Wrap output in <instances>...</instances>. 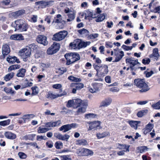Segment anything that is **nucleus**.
<instances>
[{"label":"nucleus","instance_id":"nucleus-1","mask_svg":"<svg viewBox=\"0 0 160 160\" xmlns=\"http://www.w3.org/2000/svg\"><path fill=\"white\" fill-rule=\"evenodd\" d=\"M92 66L97 71L96 76L98 78L96 81H102L103 77L108 72V67L105 64L98 65L96 63H93Z\"/></svg>","mask_w":160,"mask_h":160},{"label":"nucleus","instance_id":"nucleus-2","mask_svg":"<svg viewBox=\"0 0 160 160\" xmlns=\"http://www.w3.org/2000/svg\"><path fill=\"white\" fill-rule=\"evenodd\" d=\"M12 26L15 28V31L19 30L21 32L26 31L28 28V24L22 19H19L12 22Z\"/></svg>","mask_w":160,"mask_h":160},{"label":"nucleus","instance_id":"nucleus-3","mask_svg":"<svg viewBox=\"0 0 160 160\" xmlns=\"http://www.w3.org/2000/svg\"><path fill=\"white\" fill-rule=\"evenodd\" d=\"M134 85L138 88L141 89L139 91L141 92H146L149 90L150 88L148 85L145 82L144 79L136 78L134 80Z\"/></svg>","mask_w":160,"mask_h":160},{"label":"nucleus","instance_id":"nucleus-4","mask_svg":"<svg viewBox=\"0 0 160 160\" xmlns=\"http://www.w3.org/2000/svg\"><path fill=\"white\" fill-rule=\"evenodd\" d=\"M68 34V32L66 31H60L53 36L52 40L57 41H60L64 39Z\"/></svg>","mask_w":160,"mask_h":160},{"label":"nucleus","instance_id":"nucleus-5","mask_svg":"<svg viewBox=\"0 0 160 160\" xmlns=\"http://www.w3.org/2000/svg\"><path fill=\"white\" fill-rule=\"evenodd\" d=\"M89 125L88 130H96L98 129H101L102 127L101 126V122L98 121H89L87 122Z\"/></svg>","mask_w":160,"mask_h":160},{"label":"nucleus","instance_id":"nucleus-6","mask_svg":"<svg viewBox=\"0 0 160 160\" xmlns=\"http://www.w3.org/2000/svg\"><path fill=\"white\" fill-rule=\"evenodd\" d=\"M54 1L52 0H41L36 2L35 5L36 6L39 5L41 8H45L47 7H50L53 5Z\"/></svg>","mask_w":160,"mask_h":160},{"label":"nucleus","instance_id":"nucleus-7","mask_svg":"<svg viewBox=\"0 0 160 160\" xmlns=\"http://www.w3.org/2000/svg\"><path fill=\"white\" fill-rule=\"evenodd\" d=\"M31 49L30 47H26L25 48L19 51V53L23 57L24 61H26L27 58L30 57L31 54Z\"/></svg>","mask_w":160,"mask_h":160},{"label":"nucleus","instance_id":"nucleus-8","mask_svg":"<svg viewBox=\"0 0 160 160\" xmlns=\"http://www.w3.org/2000/svg\"><path fill=\"white\" fill-rule=\"evenodd\" d=\"M60 48V44L58 43H54L49 47L47 51V53L48 55H52L58 52Z\"/></svg>","mask_w":160,"mask_h":160},{"label":"nucleus","instance_id":"nucleus-9","mask_svg":"<svg viewBox=\"0 0 160 160\" xmlns=\"http://www.w3.org/2000/svg\"><path fill=\"white\" fill-rule=\"evenodd\" d=\"M102 84L101 83L93 82L92 84L93 88L89 87L88 89L90 92L94 93L100 90L102 87Z\"/></svg>","mask_w":160,"mask_h":160},{"label":"nucleus","instance_id":"nucleus-10","mask_svg":"<svg viewBox=\"0 0 160 160\" xmlns=\"http://www.w3.org/2000/svg\"><path fill=\"white\" fill-rule=\"evenodd\" d=\"M77 124L75 123H72L71 124H65L59 128V130L62 131L63 132H66L72 128H76Z\"/></svg>","mask_w":160,"mask_h":160},{"label":"nucleus","instance_id":"nucleus-11","mask_svg":"<svg viewBox=\"0 0 160 160\" xmlns=\"http://www.w3.org/2000/svg\"><path fill=\"white\" fill-rule=\"evenodd\" d=\"M125 62L127 64L132 66L133 67L137 64H140V63L138 62V59H135L134 58L128 57L126 58L125 59Z\"/></svg>","mask_w":160,"mask_h":160},{"label":"nucleus","instance_id":"nucleus-12","mask_svg":"<svg viewBox=\"0 0 160 160\" xmlns=\"http://www.w3.org/2000/svg\"><path fill=\"white\" fill-rule=\"evenodd\" d=\"M37 42L39 43L46 46L48 44L47 37L43 35H39L36 38Z\"/></svg>","mask_w":160,"mask_h":160},{"label":"nucleus","instance_id":"nucleus-13","mask_svg":"<svg viewBox=\"0 0 160 160\" xmlns=\"http://www.w3.org/2000/svg\"><path fill=\"white\" fill-rule=\"evenodd\" d=\"M10 51V48L9 44H5L3 45L2 48V53L3 58H4L6 56L8 55Z\"/></svg>","mask_w":160,"mask_h":160},{"label":"nucleus","instance_id":"nucleus-14","mask_svg":"<svg viewBox=\"0 0 160 160\" xmlns=\"http://www.w3.org/2000/svg\"><path fill=\"white\" fill-rule=\"evenodd\" d=\"M54 136L59 140L67 141L70 138V136L65 134L63 135L60 134L59 133H54Z\"/></svg>","mask_w":160,"mask_h":160},{"label":"nucleus","instance_id":"nucleus-15","mask_svg":"<svg viewBox=\"0 0 160 160\" xmlns=\"http://www.w3.org/2000/svg\"><path fill=\"white\" fill-rule=\"evenodd\" d=\"M81 154L82 156H87L89 155H92L93 152L92 151L89 149L83 148L80 151Z\"/></svg>","mask_w":160,"mask_h":160},{"label":"nucleus","instance_id":"nucleus-16","mask_svg":"<svg viewBox=\"0 0 160 160\" xmlns=\"http://www.w3.org/2000/svg\"><path fill=\"white\" fill-rule=\"evenodd\" d=\"M7 61L8 63L12 64L16 62L18 63H20L19 59L15 56H12L9 55L7 58Z\"/></svg>","mask_w":160,"mask_h":160},{"label":"nucleus","instance_id":"nucleus-17","mask_svg":"<svg viewBox=\"0 0 160 160\" xmlns=\"http://www.w3.org/2000/svg\"><path fill=\"white\" fill-rule=\"evenodd\" d=\"M61 123L60 120H58L55 122H48L45 124V125L47 128L54 127L59 126Z\"/></svg>","mask_w":160,"mask_h":160},{"label":"nucleus","instance_id":"nucleus-18","mask_svg":"<svg viewBox=\"0 0 160 160\" xmlns=\"http://www.w3.org/2000/svg\"><path fill=\"white\" fill-rule=\"evenodd\" d=\"M10 39L15 40L22 41L24 39V37L20 34H15L12 35Z\"/></svg>","mask_w":160,"mask_h":160},{"label":"nucleus","instance_id":"nucleus-19","mask_svg":"<svg viewBox=\"0 0 160 160\" xmlns=\"http://www.w3.org/2000/svg\"><path fill=\"white\" fill-rule=\"evenodd\" d=\"M72 54H73V52L68 53H66L64 55V57L67 60L66 64L67 65H69L72 64Z\"/></svg>","mask_w":160,"mask_h":160},{"label":"nucleus","instance_id":"nucleus-20","mask_svg":"<svg viewBox=\"0 0 160 160\" xmlns=\"http://www.w3.org/2000/svg\"><path fill=\"white\" fill-rule=\"evenodd\" d=\"M158 48H155L153 49L152 53L149 56L150 58L154 57V59L157 60L159 57V54L158 53Z\"/></svg>","mask_w":160,"mask_h":160},{"label":"nucleus","instance_id":"nucleus-21","mask_svg":"<svg viewBox=\"0 0 160 160\" xmlns=\"http://www.w3.org/2000/svg\"><path fill=\"white\" fill-rule=\"evenodd\" d=\"M5 136L8 139L13 140L17 138L16 135L14 133L9 132H6L4 133Z\"/></svg>","mask_w":160,"mask_h":160},{"label":"nucleus","instance_id":"nucleus-22","mask_svg":"<svg viewBox=\"0 0 160 160\" xmlns=\"http://www.w3.org/2000/svg\"><path fill=\"white\" fill-rule=\"evenodd\" d=\"M110 132L108 131L104 132L102 133H98L96 134V137L98 139L103 138L107 136H110Z\"/></svg>","mask_w":160,"mask_h":160},{"label":"nucleus","instance_id":"nucleus-23","mask_svg":"<svg viewBox=\"0 0 160 160\" xmlns=\"http://www.w3.org/2000/svg\"><path fill=\"white\" fill-rule=\"evenodd\" d=\"M78 32L79 34L82 35L83 37H86L89 34L88 31L85 28H82L78 30Z\"/></svg>","mask_w":160,"mask_h":160},{"label":"nucleus","instance_id":"nucleus-24","mask_svg":"<svg viewBox=\"0 0 160 160\" xmlns=\"http://www.w3.org/2000/svg\"><path fill=\"white\" fill-rule=\"evenodd\" d=\"M90 42H81L78 44L77 48L80 49L82 48H85L89 45Z\"/></svg>","mask_w":160,"mask_h":160},{"label":"nucleus","instance_id":"nucleus-25","mask_svg":"<svg viewBox=\"0 0 160 160\" xmlns=\"http://www.w3.org/2000/svg\"><path fill=\"white\" fill-rule=\"evenodd\" d=\"M112 99L109 98L106 99L105 100L102 101L101 104V106L106 107L109 105L112 102Z\"/></svg>","mask_w":160,"mask_h":160},{"label":"nucleus","instance_id":"nucleus-26","mask_svg":"<svg viewBox=\"0 0 160 160\" xmlns=\"http://www.w3.org/2000/svg\"><path fill=\"white\" fill-rule=\"evenodd\" d=\"M72 55V63H73L79 60L80 58L79 55L77 52H73Z\"/></svg>","mask_w":160,"mask_h":160},{"label":"nucleus","instance_id":"nucleus-27","mask_svg":"<svg viewBox=\"0 0 160 160\" xmlns=\"http://www.w3.org/2000/svg\"><path fill=\"white\" fill-rule=\"evenodd\" d=\"M25 12V10H20L16 11L12 13L13 16L17 18L19 16H21L24 14Z\"/></svg>","mask_w":160,"mask_h":160},{"label":"nucleus","instance_id":"nucleus-28","mask_svg":"<svg viewBox=\"0 0 160 160\" xmlns=\"http://www.w3.org/2000/svg\"><path fill=\"white\" fill-rule=\"evenodd\" d=\"M26 72V70L25 69L22 68L18 70V72L17 73V77L23 78L24 77L25 73Z\"/></svg>","mask_w":160,"mask_h":160},{"label":"nucleus","instance_id":"nucleus-29","mask_svg":"<svg viewBox=\"0 0 160 160\" xmlns=\"http://www.w3.org/2000/svg\"><path fill=\"white\" fill-rule=\"evenodd\" d=\"M153 125L152 124L150 123H148L145 127V130L144 132V134H146L148 132L151 131L153 128Z\"/></svg>","mask_w":160,"mask_h":160},{"label":"nucleus","instance_id":"nucleus-30","mask_svg":"<svg viewBox=\"0 0 160 160\" xmlns=\"http://www.w3.org/2000/svg\"><path fill=\"white\" fill-rule=\"evenodd\" d=\"M71 87H73L76 88L77 90H79L81 89L84 87V85L82 83H74L71 84Z\"/></svg>","mask_w":160,"mask_h":160},{"label":"nucleus","instance_id":"nucleus-31","mask_svg":"<svg viewBox=\"0 0 160 160\" xmlns=\"http://www.w3.org/2000/svg\"><path fill=\"white\" fill-rule=\"evenodd\" d=\"M86 12L85 13V19H86L88 18L89 20L91 19L92 18H94L95 17H93V13L91 12L89 10H87L86 11Z\"/></svg>","mask_w":160,"mask_h":160},{"label":"nucleus","instance_id":"nucleus-32","mask_svg":"<svg viewBox=\"0 0 160 160\" xmlns=\"http://www.w3.org/2000/svg\"><path fill=\"white\" fill-rule=\"evenodd\" d=\"M76 144L77 145L85 146L88 144V143L86 140L81 139L77 140Z\"/></svg>","mask_w":160,"mask_h":160},{"label":"nucleus","instance_id":"nucleus-33","mask_svg":"<svg viewBox=\"0 0 160 160\" xmlns=\"http://www.w3.org/2000/svg\"><path fill=\"white\" fill-rule=\"evenodd\" d=\"M36 135L35 134L26 135L24 136V138L26 140H29L32 141L34 140Z\"/></svg>","mask_w":160,"mask_h":160},{"label":"nucleus","instance_id":"nucleus-34","mask_svg":"<svg viewBox=\"0 0 160 160\" xmlns=\"http://www.w3.org/2000/svg\"><path fill=\"white\" fill-rule=\"evenodd\" d=\"M14 75V73L13 72L8 73L4 77V80L6 82L9 81L13 78Z\"/></svg>","mask_w":160,"mask_h":160},{"label":"nucleus","instance_id":"nucleus-35","mask_svg":"<svg viewBox=\"0 0 160 160\" xmlns=\"http://www.w3.org/2000/svg\"><path fill=\"white\" fill-rule=\"evenodd\" d=\"M148 110L146 109L142 110L139 111L137 113V116L138 117H142L143 116L146 115L148 112Z\"/></svg>","mask_w":160,"mask_h":160},{"label":"nucleus","instance_id":"nucleus-36","mask_svg":"<svg viewBox=\"0 0 160 160\" xmlns=\"http://www.w3.org/2000/svg\"><path fill=\"white\" fill-rule=\"evenodd\" d=\"M51 129V128H42L41 127H39L38 129L37 132L38 133H43L48 131Z\"/></svg>","mask_w":160,"mask_h":160},{"label":"nucleus","instance_id":"nucleus-37","mask_svg":"<svg viewBox=\"0 0 160 160\" xmlns=\"http://www.w3.org/2000/svg\"><path fill=\"white\" fill-rule=\"evenodd\" d=\"M131 127L135 129H137L138 124V121H130L128 122Z\"/></svg>","mask_w":160,"mask_h":160},{"label":"nucleus","instance_id":"nucleus-38","mask_svg":"<svg viewBox=\"0 0 160 160\" xmlns=\"http://www.w3.org/2000/svg\"><path fill=\"white\" fill-rule=\"evenodd\" d=\"M105 18V14L103 13L100 14L97 18L96 21L97 22H99L103 21Z\"/></svg>","mask_w":160,"mask_h":160},{"label":"nucleus","instance_id":"nucleus-39","mask_svg":"<svg viewBox=\"0 0 160 160\" xmlns=\"http://www.w3.org/2000/svg\"><path fill=\"white\" fill-rule=\"evenodd\" d=\"M97 115L93 113L86 114L84 115L85 118L89 119V118H96Z\"/></svg>","mask_w":160,"mask_h":160},{"label":"nucleus","instance_id":"nucleus-40","mask_svg":"<svg viewBox=\"0 0 160 160\" xmlns=\"http://www.w3.org/2000/svg\"><path fill=\"white\" fill-rule=\"evenodd\" d=\"M82 102V100L79 99H76L74 101V107L77 108L80 106Z\"/></svg>","mask_w":160,"mask_h":160},{"label":"nucleus","instance_id":"nucleus-41","mask_svg":"<svg viewBox=\"0 0 160 160\" xmlns=\"http://www.w3.org/2000/svg\"><path fill=\"white\" fill-rule=\"evenodd\" d=\"M148 149L147 146H142L140 147H138L137 148V149L138 152L140 153H142Z\"/></svg>","mask_w":160,"mask_h":160},{"label":"nucleus","instance_id":"nucleus-42","mask_svg":"<svg viewBox=\"0 0 160 160\" xmlns=\"http://www.w3.org/2000/svg\"><path fill=\"white\" fill-rule=\"evenodd\" d=\"M68 79L73 82H80L81 81V79L80 78H78L72 76H70L68 77Z\"/></svg>","mask_w":160,"mask_h":160},{"label":"nucleus","instance_id":"nucleus-43","mask_svg":"<svg viewBox=\"0 0 160 160\" xmlns=\"http://www.w3.org/2000/svg\"><path fill=\"white\" fill-rule=\"evenodd\" d=\"M58 97L57 96V95L54 94L50 92H49L47 95V98H50L52 99H55Z\"/></svg>","mask_w":160,"mask_h":160},{"label":"nucleus","instance_id":"nucleus-44","mask_svg":"<svg viewBox=\"0 0 160 160\" xmlns=\"http://www.w3.org/2000/svg\"><path fill=\"white\" fill-rule=\"evenodd\" d=\"M11 120L10 119L4 120L0 122V125L2 126H5L8 125L10 123Z\"/></svg>","mask_w":160,"mask_h":160},{"label":"nucleus","instance_id":"nucleus-45","mask_svg":"<svg viewBox=\"0 0 160 160\" xmlns=\"http://www.w3.org/2000/svg\"><path fill=\"white\" fill-rule=\"evenodd\" d=\"M63 143L60 141H57L54 144V146L57 149H60L63 147Z\"/></svg>","mask_w":160,"mask_h":160},{"label":"nucleus","instance_id":"nucleus-46","mask_svg":"<svg viewBox=\"0 0 160 160\" xmlns=\"http://www.w3.org/2000/svg\"><path fill=\"white\" fill-rule=\"evenodd\" d=\"M28 47H30V48L31 49V51L32 50L33 52H36L38 50V46L34 43L30 45Z\"/></svg>","mask_w":160,"mask_h":160},{"label":"nucleus","instance_id":"nucleus-47","mask_svg":"<svg viewBox=\"0 0 160 160\" xmlns=\"http://www.w3.org/2000/svg\"><path fill=\"white\" fill-rule=\"evenodd\" d=\"M4 91L8 93H11L14 94L15 92L13 91L11 88H9L7 87H5L4 89Z\"/></svg>","mask_w":160,"mask_h":160},{"label":"nucleus","instance_id":"nucleus-48","mask_svg":"<svg viewBox=\"0 0 160 160\" xmlns=\"http://www.w3.org/2000/svg\"><path fill=\"white\" fill-rule=\"evenodd\" d=\"M152 107L155 109H160V100L157 103L153 104Z\"/></svg>","mask_w":160,"mask_h":160},{"label":"nucleus","instance_id":"nucleus-49","mask_svg":"<svg viewBox=\"0 0 160 160\" xmlns=\"http://www.w3.org/2000/svg\"><path fill=\"white\" fill-rule=\"evenodd\" d=\"M129 147L126 148V150H123L118 151L117 152V154L119 156L123 155L124 154V152H126L129 151Z\"/></svg>","mask_w":160,"mask_h":160},{"label":"nucleus","instance_id":"nucleus-50","mask_svg":"<svg viewBox=\"0 0 160 160\" xmlns=\"http://www.w3.org/2000/svg\"><path fill=\"white\" fill-rule=\"evenodd\" d=\"M38 87L36 86L32 87L31 88L32 90V95H36L38 94V92L36 90V89Z\"/></svg>","mask_w":160,"mask_h":160},{"label":"nucleus","instance_id":"nucleus-51","mask_svg":"<svg viewBox=\"0 0 160 160\" xmlns=\"http://www.w3.org/2000/svg\"><path fill=\"white\" fill-rule=\"evenodd\" d=\"M69 18L67 19L68 22H70L73 20L75 18V14L74 13H70L68 14Z\"/></svg>","mask_w":160,"mask_h":160},{"label":"nucleus","instance_id":"nucleus-52","mask_svg":"<svg viewBox=\"0 0 160 160\" xmlns=\"http://www.w3.org/2000/svg\"><path fill=\"white\" fill-rule=\"evenodd\" d=\"M26 82H25L24 83V87H22L21 88L22 89H23L24 88H26L28 87H31L33 83L31 82H29L28 80L26 79Z\"/></svg>","mask_w":160,"mask_h":160},{"label":"nucleus","instance_id":"nucleus-53","mask_svg":"<svg viewBox=\"0 0 160 160\" xmlns=\"http://www.w3.org/2000/svg\"><path fill=\"white\" fill-rule=\"evenodd\" d=\"M74 101L73 100H69L68 101V103L67 104V107L68 108H70L73 106L74 105Z\"/></svg>","mask_w":160,"mask_h":160},{"label":"nucleus","instance_id":"nucleus-54","mask_svg":"<svg viewBox=\"0 0 160 160\" xmlns=\"http://www.w3.org/2000/svg\"><path fill=\"white\" fill-rule=\"evenodd\" d=\"M122 48L125 51H128L131 50L132 48V47L128 46L125 45H123L122 46Z\"/></svg>","mask_w":160,"mask_h":160},{"label":"nucleus","instance_id":"nucleus-55","mask_svg":"<svg viewBox=\"0 0 160 160\" xmlns=\"http://www.w3.org/2000/svg\"><path fill=\"white\" fill-rule=\"evenodd\" d=\"M150 11L154 13H159L160 12V6L156 7L153 9L151 10Z\"/></svg>","mask_w":160,"mask_h":160},{"label":"nucleus","instance_id":"nucleus-56","mask_svg":"<svg viewBox=\"0 0 160 160\" xmlns=\"http://www.w3.org/2000/svg\"><path fill=\"white\" fill-rule=\"evenodd\" d=\"M37 28L39 31L44 32L45 30V28L43 25H39L36 26Z\"/></svg>","mask_w":160,"mask_h":160},{"label":"nucleus","instance_id":"nucleus-57","mask_svg":"<svg viewBox=\"0 0 160 160\" xmlns=\"http://www.w3.org/2000/svg\"><path fill=\"white\" fill-rule=\"evenodd\" d=\"M86 109L84 108L81 107L79 108L77 111V112L78 114L80 113H84L86 112Z\"/></svg>","mask_w":160,"mask_h":160},{"label":"nucleus","instance_id":"nucleus-58","mask_svg":"<svg viewBox=\"0 0 160 160\" xmlns=\"http://www.w3.org/2000/svg\"><path fill=\"white\" fill-rule=\"evenodd\" d=\"M52 17V16L51 15L46 16L44 19L45 21L47 22L48 24H50L51 22V19Z\"/></svg>","mask_w":160,"mask_h":160},{"label":"nucleus","instance_id":"nucleus-59","mask_svg":"<svg viewBox=\"0 0 160 160\" xmlns=\"http://www.w3.org/2000/svg\"><path fill=\"white\" fill-rule=\"evenodd\" d=\"M77 45L78 44L75 43V41H74L70 43L69 46L71 47V48L75 49L77 48Z\"/></svg>","mask_w":160,"mask_h":160},{"label":"nucleus","instance_id":"nucleus-60","mask_svg":"<svg viewBox=\"0 0 160 160\" xmlns=\"http://www.w3.org/2000/svg\"><path fill=\"white\" fill-rule=\"evenodd\" d=\"M18 155L21 159H25L27 157V155L23 152H20L18 153Z\"/></svg>","mask_w":160,"mask_h":160},{"label":"nucleus","instance_id":"nucleus-61","mask_svg":"<svg viewBox=\"0 0 160 160\" xmlns=\"http://www.w3.org/2000/svg\"><path fill=\"white\" fill-rule=\"evenodd\" d=\"M150 59L149 58H148L147 59H143L142 60V62L144 65L148 64L150 63Z\"/></svg>","mask_w":160,"mask_h":160},{"label":"nucleus","instance_id":"nucleus-62","mask_svg":"<svg viewBox=\"0 0 160 160\" xmlns=\"http://www.w3.org/2000/svg\"><path fill=\"white\" fill-rule=\"evenodd\" d=\"M46 145L48 148H51L53 146V143L52 141H50L46 142Z\"/></svg>","mask_w":160,"mask_h":160},{"label":"nucleus","instance_id":"nucleus-63","mask_svg":"<svg viewBox=\"0 0 160 160\" xmlns=\"http://www.w3.org/2000/svg\"><path fill=\"white\" fill-rule=\"evenodd\" d=\"M26 144L27 145H30L31 146H32L33 147H35L36 148H38L36 142H35L26 143Z\"/></svg>","mask_w":160,"mask_h":160},{"label":"nucleus","instance_id":"nucleus-64","mask_svg":"<svg viewBox=\"0 0 160 160\" xmlns=\"http://www.w3.org/2000/svg\"><path fill=\"white\" fill-rule=\"evenodd\" d=\"M52 87L53 88H55L56 89H59L61 88L62 86L61 84H53L52 85Z\"/></svg>","mask_w":160,"mask_h":160}]
</instances>
